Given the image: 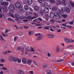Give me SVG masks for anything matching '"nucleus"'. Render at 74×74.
<instances>
[{
    "instance_id": "f257e3e1",
    "label": "nucleus",
    "mask_w": 74,
    "mask_h": 74,
    "mask_svg": "<svg viewBox=\"0 0 74 74\" xmlns=\"http://www.w3.org/2000/svg\"><path fill=\"white\" fill-rule=\"evenodd\" d=\"M60 13H62V12L60 10H59L58 13H54V15L56 19H60V18H62V15L60 14Z\"/></svg>"
},
{
    "instance_id": "f03ea898",
    "label": "nucleus",
    "mask_w": 74,
    "mask_h": 74,
    "mask_svg": "<svg viewBox=\"0 0 74 74\" xmlns=\"http://www.w3.org/2000/svg\"><path fill=\"white\" fill-rule=\"evenodd\" d=\"M67 3V1L66 0H62L61 1V3L62 4L64 5L66 7H68L69 8L71 9V6L68 3Z\"/></svg>"
},
{
    "instance_id": "7ed1b4c3",
    "label": "nucleus",
    "mask_w": 74,
    "mask_h": 74,
    "mask_svg": "<svg viewBox=\"0 0 74 74\" xmlns=\"http://www.w3.org/2000/svg\"><path fill=\"white\" fill-rule=\"evenodd\" d=\"M66 8L64 7H63L61 8L62 10V11H66L67 13H70V10L69 9L70 8H68V7H66Z\"/></svg>"
},
{
    "instance_id": "20e7f679",
    "label": "nucleus",
    "mask_w": 74,
    "mask_h": 74,
    "mask_svg": "<svg viewBox=\"0 0 74 74\" xmlns=\"http://www.w3.org/2000/svg\"><path fill=\"white\" fill-rule=\"evenodd\" d=\"M15 18H16V19H17V20L18 21V20H19V18L20 19H25V18H23V17L21 18V17L20 15L18 14H15Z\"/></svg>"
},
{
    "instance_id": "39448f33",
    "label": "nucleus",
    "mask_w": 74,
    "mask_h": 74,
    "mask_svg": "<svg viewBox=\"0 0 74 74\" xmlns=\"http://www.w3.org/2000/svg\"><path fill=\"white\" fill-rule=\"evenodd\" d=\"M8 8L10 10H11V11H13V10H14V9H15L14 6L12 4L10 5L8 7Z\"/></svg>"
},
{
    "instance_id": "423d86ee",
    "label": "nucleus",
    "mask_w": 74,
    "mask_h": 74,
    "mask_svg": "<svg viewBox=\"0 0 74 74\" xmlns=\"http://www.w3.org/2000/svg\"><path fill=\"white\" fill-rule=\"evenodd\" d=\"M15 5L16 7L17 8H19L21 7V3L19 2H16Z\"/></svg>"
},
{
    "instance_id": "0eeeda50",
    "label": "nucleus",
    "mask_w": 74,
    "mask_h": 74,
    "mask_svg": "<svg viewBox=\"0 0 74 74\" xmlns=\"http://www.w3.org/2000/svg\"><path fill=\"white\" fill-rule=\"evenodd\" d=\"M60 46L59 45L57 46L56 48V52L57 53H58L60 52Z\"/></svg>"
},
{
    "instance_id": "6e6552de",
    "label": "nucleus",
    "mask_w": 74,
    "mask_h": 74,
    "mask_svg": "<svg viewBox=\"0 0 74 74\" xmlns=\"http://www.w3.org/2000/svg\"><path fill=\"white\" fill-rule=\"evenodd\" d=\"M1 4L3 5H6V6H8L9 5V3L6 2H3L1 3Z\"/></svg>"
},
{
    "instance_id": "1a4fd4ad",
    "label": "nucleus",
    "mask_w": 74,
    "mask_h": 74,
    "mask_svg": "<svg viewBox=\"0 0 74 74\" xmlns=\"http://www.w3.org/2000/svg\"><path fill=\"white\" fill-rule=\"evenodd\" d=\"M27 62V64L29 66H30L32 64V60L30 59L28 60Z\"/></svg>"
},
{
    "instance_id": "9d476101",
    "label": "nucleus",
    "mask_w": 74,
    "mask_h": 74,
    "mask_svg": "<svg viewBox=\"0 0 74 74\" xmlns=\"http://www.w3.org/2000/svg\"><path fill=\"white\" fill-rule=\"evenodd\" d=\"M64 40L66 43H67V44H69L70 43V39H69L67 38H64Z\"/></svg>"
},
{
    "instance_id": "9b49d317",
    "label": "nucleus",
    "mask_w": 74,
    "mask_h": 74,
    "mask_svg": "<svg viewBox=\"0 0 74 74\" xmlns=\"http://www.w3.org/2000/svg\"><path fill=\"white\" fill-rule=\"evenodd\" d=\"M26 58H23L22 60V63L24 64H26L27 63V62Z\"/></svg>"
},
{
    "instance_id": "f8f14e48",
    "label": "nucleus",
    "mask_w": 74,
    "mask_h": 74,
    "mask_svg": "<svg viewBox=\"0 0 74 74\" xmlns=\"http://www.w3.org/2000/svg\"><path fill=\"white\" fill-rule=\"evenodd\" d=\"M49 8H45L43 10V11L46 13L49 12Z\"/></svg>"
},
{
    "instance_id": "ddd939ff",
    "label": "nucleus",
    "mask_w": 74,
    "mask_h": 74,
    "mask_svg": "<svg viewBox=\"0 0 74 74\" xmlns=\"http://www.w3.org/2000/svg\"><path fill=\"white\" fill-rule=\"evenodd\" d=\"M42 5L43 7H47V6L48 5V4L47 3L45 2L43 3Z\"/></svg>"
},
{
    "instance_id": "4468645a",
    "label": "nucleus",
    "mask_w": 74,
    "mask_h": 74,
    "mask_svg": "<svg viewBox=\"0 0 74 74\" xmlns=\"http://www.w3.org/2000/svg\"><path fill=\"white\" fill-rule=\"evenodd\" d=\"M50 17L51 18H53L55 17V13L53 14L52 13H50Z\"/></svg>"
},
{
    "instance_id": "2eb2a0df",
    "label": "nucleus",
    "mask_w": 74,
    "mask_h": 74,
    "mask_svg": "<svg viewBox=\"0 0 74 74\" xmlns=\"http://www.w3.org/2000/svg\"><path fill=\"white\" fill-rule=\"evenodd\" d=\"M47 36L49 38H52L54 37V35H52L49 34H47Z\"/></svg>"
},
{
    "instance_id": "dca6fc26",
    "label": "nucleus",
    "mask_w": 74,
    "mask_h": 74,
    "mask_svg": "<svg viewBox=\"0 0 74 74\" xmlns=\"http://www.w3.org/2000/svg\"><path fill=\"white\" fill-rule=\"evenodd\" d=\"M27 3L29 5H31L33 3V1L32 0H27Z\"/></svg>"
},
{
    "instance_id": "f3484780",
    "label": "nucleus",
    "mask_w": 74,
    "mask_h": 74,
    "mask_svg": "<svg viewBox=\"0 0 74 74\" xmlns=\"http://www.w3.org/2000/svg\"><path fill=\"white\" fill-rule=\"evenodd\" d=\"M42 36L41 35H40L39 36H38L37 38L36 39L37 40H40L42 39Z\"/></svg>"
},
{
    "instance_id": "a211bd4d",
    "label": "nucleus",
    "mask_w": 74,
    "mask_h": 74,
    "mask_svg": "<svg viewBox=\"0 0 74 74\" xmlns=\"http://www.w3.org/2000/svg\"><path fill=\"white\" fill-rule=\"evenodd\" d=\"M36 18V17L34 16L33 17H32V16H28L27 17V18L28 19H35V18Z\"/></svg>"
},
{
    "instance_id": "6ab92c4d",
    "label": "nucleus",
    "mask_w": 74,
    "mask_h": 74,
    "mask_svg": "<svg viewBox=\"0 0 74 74\" xmlns=\"http://www.w3.org/2000/svg\"><path fill=\"white\" fill-rule=\"evenodd\" d=\"M17 72L19 74H23L24 73V71L22 70H18Z\"/></svg>"
},
{
    "instance_id": "aec40b11",
    "label": "nucleus",
    "mask_w": 74,
    "mask_h": 74,
    "mask_svg": "<svg viewBox=\"0 0 74 74\" xmlns=\"http://www.w3.org/2000/svg\"><path fill=\"white\" fill-rule=\"evenodd\" d=\"M2 9L3 10V11L4 12H7L8 10H7V8L6 7H2Z\"/></svg>"
},
{
    "instance_id": "412c9836",
    "label": "nucleus",
    "mask_w": 74,
    "mask_h": 74,
    "mask_svg": "<svg viewBox=\"0 0 74 74\" xmlns=\"http://www.w3.org/2000/svg\"><path fill=\"white\" fill-rule=\"evenodd\" d=\"M17 49L18 50H21V52H22L24 51V49L23 48H22L21 47H18L17 48Z\"/></svg>"
},
{
    "instance_id": "4be33fe9",
    "label": "nucleus",
    "mask_w": 74,
    "mask_h": 74,
    "mask_svg": "<svg viewBox=\"0 0 74 74\" xmlns=\"http://www.w3.org/2000/svg\"><path fill=\"white\" fill-rule=\"evenodd\" d=\"M39 9L40 8L38 6H35L34 7V9L35 11H38Z\"/></svg>"
},
{
    "instance_id": "5701e85b",
    "label": "nucleus",
    "mask_w": 74,
    "mask_h": 74,
    "mask_svg": "<svg viewBox=\"0 0 74 74\" xmlns=\"http://www.w3.org/2000/svg\"><path fill=\"white\" fill-rule=\"evenodd\" d=\"M13 58H14V57L13 56H10L9 57V58L8 59V60H9V61H10V62H12L13 60Z\"/></svg>"
},
{
    "instance_id": "b1692460",
    "label": "nucleus",
    "mask_w": 74,
    "mask_h": 74,
    "mask_svg": "<svg viewBox=\"0 0 74 74\" xmlns=\"http://www.w3.org/2000/svg\"><path fill=\"white\" fill-rule=\"evenodd\" d=\"M52 10L53 11H57V8L56 7H54L52 8Z\"/></svg>"
},
{
    "instance_id": "393cba45",
    "label": "nucleus",
    "mask_w": 74,
    "mask_h": 74,
    "mask_svg": "<svg viewBox=\"0 0 74 74\" xmlns=\"http://www.w3.org/2000/svg\"><path fill=\"white\" fill-rule=\"evenodd\" d=\"M19 39V37L18 36H15L14 38V41H16Z\"/></svg>"
},
{
    "instance_id": "a878e982",
    "label": "nucleus",
    "mask_w": 74,
    "mask_h": 74,
    "mask_svg": "<svg viewBox=\"0 0 74 74\" xmlns=\"http://www.w3.org/2000/svg\"><path fill=\"white\" fill-rule=\"evenodd\" d=\"M8 16H10L11 17H12V18H14V15H13V14H10V13L8 14Z\"/></svg>"
},
{
    "instance_id": "bb28decb",
    "label": "nucleus",
    "mask_w": 74,
    "mask_h": 74,
    "mask_svg": "<svg viewBox=\"0 0 74 74\" xmlns=\"http://www.w3.org/2000/svg\"><path fill=\"white\" fill-rule=\"evenodd\" d=\"M0 37H1V38H0L1 41V42H2L3 40L5 41V40H4V39H3V37H2V36H1V35H0Z\"/></svg>"
},
{
    "instance_id": "cd10ccee",
    "label": "nucleus",
    "mask_w": 74,
    "mask_h": 74,
    "mask_svg": "<svg viewBox=\"0 0 74 74\" xmlns=\"http://www.w3.org/2000/svg\"><path fill=\"white\" fill-rule=\"evenodd\" d=\"M24 8L25 10H29V7L27 5H25Z\"/></svg>"
},
{
    "instance_id": "c85d7f7f",
    "label": "nucleus",
    "mask_w": 74,
    "mask_h": 74,
    "mask_svg": "<svg viewBox=\"0 0 74 74\" xmlns=\"http://www.w3.org/2000/svg\"><path fill=\"white\" fill-rule=\"evenodd\" d=\"M18 58H13V62H16L18 60Z\"/></svg>"
},
{
    "instance_id": "c756f323",
    "label": "nucleus",
    "mask_w": 74,
    "mask_h": 74,
    "mask_svg": "<svg viewBox=\"0 0 74 74\" xmlns=\"http://www.w3.org/2000/svg\"><path fill=\"white\" fill-rule=\"evenodd\" d=\"M33 32L32 31H29V36H30V35H31V34H33Z\"/></svg>"
},
{
    "instance_id": "7c9ffc66",
    "label": "nucleus",
    "mask_w": 74,
    "mask_h": 74,
    "mask_svg": "<svg viewBox=\"0 0 74 74\" xmlns=\"http://www.w3.org/2000/svg\"><path fill=\"white\" fill-rule=\"evenodd\" d=\"M62 16H63V18H67V15L66 14H63L62 15Z\"/></svg>"
},
{
    "instance_id": "2f4dec72",
    "label": "nucleus",
    "mask_w": 74,
    "mask_h": 74,
    "mask_svg": "<svg viewBox=\"0 0 74 74\" xmlns=\"http://www.w3.org/2000/svg\"><path fill=\"white\" fill-rule=\"evenodd\" d=\"M66 27L68 28H69V29H73V27L72 26H71L70 25H67L66 26Z\"/></svg>"
},
{
    "instance_id": "473e14b6",
    "label": "nucleus",
    "mask_w": 74,
    "mask_h": 74,
    "mask_svg": "<svg viewBox=\"0 0 74 74\" xmlns=\"http://www.w3.org/2000/svg\"><path fill=\"white\" fill-rule=\"evenodd\" d=\"M1 61L2 63H4L5 62V60L4 59L2 58L1 59Z\"/></svg>"
},
{
    "instance_id": "72a5a7b5",
    "label": "nucleus",
    "mask_w": 74,
    "mask_h": 74,
    "mask_svg": "<svg viewBox=\"0 0 74 74\" xmlns=\"http://www.w3.org/2000/svg\"><path fill=\"white\" fill-rule=\"evenodd\" d=\"M56 3L57 4H60L61 3V1L60 0H57Z\"/></svg>"
},
{
    "instance_id": "f704fd0d",
    "label": "nucleus",
    "mask_w": 74,
    "mask_h": 74,
    "mask_svg": "<svg viewBox=\"0 0 74 74\" xmlns=\"http://www.w3.org/2000/svg\"><path fill=\"white\" fill-rule=\"evenodd\" d=\"M33 62L35 65H36V66H37V65H38V64L37 63V62H36L35 61H33Z\"/></svg>"
},
{
    "instance_id": "c9c22d12",
    "label": "nucleus",
    "mask_w": 74,
    "mask_h": 74,
    "mask_svg": "<svg viewBox=\"0 0 74 74\" xmlns=\"http://www.w3.org/2000/svg\"><path fill=\"white\" fill-rule=\"evenodd\" d=\"M33 62L35 65H36V66H37V65H38V64L37 63V62H36L35 61H33Z\"/></svg>"
},
{
    "instance_id": "e433bc0d",
    "label": "nucleus",
    "mask_w": 74,
    "mask_h": 74,
    "mask_svg": "<svg viewBox=\"0 0 74 74\" xmlns=\"http://www.w3.org/2000/svg\"><path fill=\"white\" fill-rule=\"evenodd\" d=\"M64 60H58L57 61V62H63Z\"/></svg>"
},
{
    "instance_id": "4c0bfd02",
    "label": "nucleus",
    "mask_w": 74,
    "mask_h": 74,
    "mask_svg": "<svg viewBox=\"0 0 74 74\" xmlns=\"http://www.w3.org/2000/svg\"><path fill=\"white\" fill-rule=\"evenodd\" d=\"M74 42V40L71 39H69V43L70 42L73 43Z\"/></svg>"
},
{
    "instance_id": "58836bf2",
    "label": "nucleus",
    "mask_w": 74,
    "mask_h": 74,
    "mask_svg": "<svg viewBox=\"0 0 74 74\" xmlns=\"http://www.w3.org/2000/svg\"><path fill=\"white\" fill-rule=\"evenodd\" d=\"M50 1L51 3H55V1L53 0H50Z\"/></svg>"
},
{
    "instance_id": "ea45409f",
    "label": "nucleus",
    "mask_w": 74,
    "mask_h": 74,
    "mask_svg": "<svg viewBox=\"0 0 74 74\" xmlns=\"http://www.w3.org/2000/svg\"><path fill=\"white\" fill-rule=\"evenodd\" d=\"M17 62L18 63H20L21 62V59L18 58Z\"/></svg>"
},
{
    "instance_id": "a19ab883",
    "label": "nucleus",
    "mask_w": 74,
    "mask_h": 74,
    "mask_svg": "<svg viewBox=\"0 0 74 74\" xmlns=\"http://www.w3.org/2000/svg\"><path fill=\"white\" fill-rule=\"evenodd\" d=\"M26 51H30V48H29V47H27V48L26 49Z\"/></svg>"
},
{
    "instance_id": "79ce46f5",
    "label": "nucleus",
    "mask_w": 74,
    "mask_h": 74,
    "mask_svg": "<svg viewBox=\"0 0 74 74\" xmlns=\"http://www.w3.org/2000/svg\"><path fill=\"white\" fill-rule=\"evenodd\" d=\"M2 69V70H7V69L5 67H3Z\"/></svg>"
},
{
    "instance_id": "37998d69",
    "label": "nucleus",
    "mask_w": 74,
    "mask_h": 74,
    "mask_svg": "<svg viewBox=\"0 0 74 74\" xmlns=\"http://www.w3.org/2000/svg\"><path fill=\"white\" fill-rule=\"evenodd\" d=\"M68 24H70V25H73V22L71 21L70 22H69L68 23Z\"/></svg>"
},
{
    "instance_id": "c03bdc74",
    "label": "nucleus",
    "mask_w": 74,
    "mask_h": 74,
    "mask_svg": "<svg viewBox=\"0 0 74 74\" xmlns=\"http://www.w3.org/2000/svg\"><path fill=\"white\" fill-rule=\"evenodd\" d=\"M24 27L25 29H27V28H29V26H25Z\"/></svg>"
},
{
    "instance_id": "a18cd8bd",
    "label": "nucleus",
    "mask_w": 74,
    "mask_h": 74,
    "mask_svg": "<svg viewBox=\"0 0 74 74\" xmlns=\"http://www.w3.org/2000/svg\"><path fill=\"white\" fill-rule=\"evenodd\" d=\"M41 34H40V33H38V34H35V36H40V35Z\"/></svg>"
},
{
    "instance_id": "49530a36",
    "label": "nucleus",
    "mask_w": 74,
    "mask_h": 74,
    "mask_svg": "<svg viewBox=\"0 0 74 74\" xmlns=\"http://www.w3.org/2000/svg\"><path fill=\"white\" fill-rule=\"evenodd\" d=\"M43 67L44 68L47 67V64H44L43 66Z\"/></svg>"
},
{
    "instance_id": "de8ad7c7",
    "label": "nucleus",
    "mask_w": 74,
    "mask_h": 74,
    "mask_svg": "<svg viewBox=\"0 0 74 74\" xmlns=\"http://www.w3.org/2000/svg\"><path fill=\"white\" fill-rule=\"evenodd\" d=\"M73 47V45H69L67 46V48H70V47Z\"/></svg>"
},
{
    "instance_id": "09e8293b",
    "label": "nucleus",
    "mask_w": 74,
    "mask_h": 74,
    "mask_svg": "<svg viewBox=\"0 0 74 74\" xmlns=\"http://www.w3.org/2000/svg\"><path fill=\"white\" fill-rule=\"evenodd\" d=\"M38 1L40 3H42V0H38Z\"/></svg>"
},
{
    "instance_id": "8fccbe9b",
    "label": "nucleus",
    "mask_w": 74,
    "mask_h": 74,
    "mask_svg": "<svg viewBox=\"0 0 74 74\" xmlns=\"http://www.w3.org/2000/svg\"><path fill=\"white\" fill-rule=\"evenodd\" d=\"M44 29H47V30H48L49 29V27H44Z\"/></svg>"
},
{
    "instance_id": "3c124183",
    "label": "nucleus",
    "mask_w": 74,
    "mask_h": 74,
    "mask_svg": "<svg viewBox=\"0 0 74 74\" xmlns=\"http://www.w3.org/2000/svg\"><path fill=\"white\" fill-rule=\"evenodd\" d=\"M31 51L32 52H35V50H34V48H32L31 49Z\"/></svg>"
},
{
    "instance_id": "603ef678",
    "label": "nucleus",
    "mask_w": 74,
    "mask_h": 74,
    "mask_svg": "<svg viewBox=\"0 0 74 74\" xmlns=\"http://www.w3.org/2000/svg\"><path fill=\"white\" fill-rule=\"evenodd\" d=\"M51 22L52 23H54V21L53 20H50Z\"/></svg>"
},
{
    "instance_id": "864d4df0",
    "label": "nucleus",
    "mask_w": 74,
    "mask_h": 74,
    "mask_svg": "<svg viewBox=\"0 0 74 74\" xmlns=\"http://www.w3.org/2000/svg\"><path fill=\"white\" fill-rule=\"evenodd\" d=\"M9 30L8 29H6L5 30V33H7V32H9Z\"/></svg>"
},
{
    "instance_id": "5fc2aeb1",
    "label": "nucleus",
    "mask_w": 74,
    "mask_h": 74,
    "mask_svg": "<svg viewBox=\"0 0 74 74\" xmlns=\"http://www.w3.org/2000/svg\"><path fill=\"white\" fill-rule=\"evenodd\" d=\"M47 56L48 57H50L51 56V54L49 53H47Z\"/></svg>"
},
{
    "instance_id": "6e6d98bb",
    "label": "nucleus",
    "mask_w": 74,
    "mask_h": 74,
    "mask_svg": "<svg viewBox=\"0 0 74 74\" xmlns=\"http://www.w3.org/2000/svg\"><path fill=\"white\" fill-rule=\"evenodd\" d=\"M29 10H30V11H32H32H33V9H32V8L30 7H29Z\"/></svg>"
},
{
    "instance_id": "4d7b16f0",
    "label": "nucleus",
    "mask_w": 74,
    "mask_h": 74,
    "mask_svg": "<svg viewBox=\"0 0 74 74\" xmlns=\"http://www.w3.org/2000/svg\"><path fill=\"white\" fill-rule=\"evenodd\" d=\"M38 19L39 21H42V19H41V18L40 17H39L38 18Z\"/></svg>"
},
{
    "instance_id": "13d9d810",
    "label": "nucleus",
    "mask_w": 74,
    "mask_h": 74,
    "mask_svg": "<svg viewBox=\"0 0 74 74\" xmlns=\"http://www.w3.org/2000/svg\"><path fill=\"white\" fill-rule=\"evenodd\" d=\"M21 55H24V53L23 52H23H22V51L21 52Z\"/></svg>"
},
{
    "instance_id": "bf43d9fd",
    "label": "nucleus",
    "mask_w": 74,
    "mask_h": 74,
    "mask_svg": "<svg viewBox=\"0 0 74 74\" xmlns=\"http://www.w3.org/2000/svg\"><path fill=\"white\" fill-rule=\"evenodd\" d=\"M2 34L4 37H6V36H5V34H4L3 33H2Z\"/></svg>"
},
{
    "instance_id": "052dcab7",
    "label": "nucleus",
    "mask_w": 74,
    "mask_h": 74,
    "mask_svg": "<svg viewBox=\"0 0 74 74\" xmlns=\"http://www.w3.org/2000/svg\"><path fill=\"white\" fill-rule=\"evenodd\" d=\"M61 45L62 46V47H64V44L63 43H62L61 44Z\"/></svg>"
},
{
    "instance_id": "680f3d73",
    "label": "nucleus",
    "mask_w": 74,
    "mask_h": 74,
    "mask_svg": "<svg viewBox=\"0 0 74 74\" xmlns=\"http://www.w3.org/2000/svg\"><path fill=\"white\" fill-rule=\"evenodd\" d=\"M34 15L36 16H38V14H36V13H34Z\"/></svg>"
},
{
    "instance_id": "e2e57ef3",
    "label": "nucleus",
    "mask_w": 74,
    "mask_h": 74,
    "mask_svg": "<svg viewBox=\"0 0 74 74\" xmlns=\"http://www.w3.org/2000/svg\"><path fill=\"white\" fill-rule=\"evenodd\" d=\"M8 20H9V21H12V18H8Z\"/></svg>"
},
{
    "instance_id": "0e129e2a",
    "label": "nucleus",
    "mask_w": 74,
    "mask_h": 74,
    "mask_svg": "<svg viewBox=\"0 0 74 74\" xmlns=\"http://www.w3.org/2000/svg\"><path fill=\"white\" fill-rule=\"evenodd\" d=\"M37 21V19H36L33 20V22H36Z\"/></svg>"
},
{
    "instance_id": "69168bd1",
    "label": "nucleus",
    "mask_w": 74,
    "mask_h": 74,
    "mask_svg": "<svg viewBox=\"0 0 74 74\" xmlns=\"http://www.w3.org/2000/svg\"><path fill=\"white\" fill-rule=\"evenodd\" d=\"M51 28H52V29H55V28H56V27L55 26H51Z\"/></svg>"
},
{
    "instance_id": "338daca9",
    "label": "nucleus",
    "mask_w": 74,
    "mask_h": 74,
    "mask_svg": "<svg viewBox=\"0 0 74 74\" xmlns=\"http://www.w3.org/2000/svg\"><path fill=\"white\" fill-rule=\"evenodd\" d=\"M61 32V29H60L58 30V31H57V32H58V33H59V32Z\"/></svg>"
},
{
    "instance_id": "774afa93",
    "label": "nucleus",
    "mask_w": 74,
    "mask_h": 74,
    "mask_svg": "<svg viewBox=\"0 0 74 74\" xmlns=\"http://www.w3.org/2000/svg\"><path fill=\"white\" fill-rule=\"evenodd\" d=\"M20 10L21 11H24V10L23 8H22L21 9H20Z\"/></svg>"
}]
</instances>
